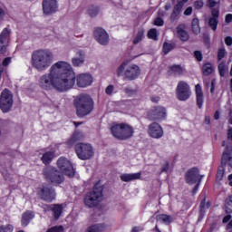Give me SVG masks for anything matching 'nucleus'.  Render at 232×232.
Instances as JSON below:
<instances>
[{
    "label": "nucleus",
    "instance_id": "obj_58",
    "mask_svg": "<svg viewBox=\"0 0 232 232\" xmlns=\"http://www.w3.org/2000/svg\"><path fill=\"white\" fill-rule=\"evenodd\" d=\"M217 177L218 179H219V180H221V179L224 177V171L222 170L218 171Z\"/></svg>",
    "mask_w": 232,
    "mask_h": 232
},
{
    "label": "nucleus",
    "instance_id": "obj_10",
    "mask_svg": "<svg viewBox=\"0 0 232 232\" xmlns=\"http://www.w3.org/2000/svg\"><path fill=\"white\" fill-rule=\"evenodd\" d=\"M44 175L46 180L53 184H61L64 180V177L61 174L57 169L53 167H47L44 169Z\"/></svg>",
    "mask_w": 232,
    "mask_h": 232
},
{
    "label": "nucleus",
    "instance_id": "obj_15",
    "mask_svg": "<svg viewBox=\"0 0 232 232\" xmlns=\"http://www.w3.org/2000/svg\"><path fill=\"white\" fill-rule=\"evenodd\" d=\"M166 108L164 107H154L152 111H150L148 114L150 121H157L160 122V121H164L166 119Z\"/></svg>",
    "mask_w": 232,
    "mask_h": 232
},
{
    "label": "nucleus",
    "instance_id": "obj_16",
    "mask_svg": "<svg viewBox=\"0 0 232 232\" xmlns=\"http://www.w3.org/2000/svg\"><path fill=\"white\" fill-rule=\"evenodd\" d=\"M42 6L45 15H52V14L57 12L59 4L57 3V0H43Z\"/></svg>",
    "mask_w": 232,
    "mask_h": 232
},
{
    "label": "nucleus",
    "instance_id": "obj_63",
    "mask_svg": "<svg viewBox=\"0 0 232 232\" xmlns=\"http://www.w3.org/2000/svg\"><path fill=\"white\" fill-rule=\"evenodd\" d=\"M114 5H121L122 3V0H111Z\"/></svg>",
    "mask_w": 232,
    "mask_h": 232
},
{
    "label": "nucleus",
    "instance_id": "obj_56",
    "mask_svg": "<svg viewBox=\"0 0 232 232\" xmlns=\"http://www.w3.org/2000/svg\"><path fill=\"white\" fill-rule=\"evenodd\" d=\"M208 5L211 8L217 6V0H208Z\"/></svg>",
    "mask_w": 232,
    "mask_h": 232
},
{
    "label": "nucleus",
    "instance_id": "obj_32",
    "mask_svg": "<svg viewBox=\"0 0 232 232\" xmlns=\"http://www.w3.org/2000/svg\"><path fill=\"white\" fill-rule=\"evenodd\" d=\"M203 75H211L213 73V65L210 63H207L202 67Z\"/></svg>",
    "mask_w": 232,
    "mask_h": 232
},
{
    "label": "nucleus",
    "instance_id": "obj_5",
    "mask_svg": "<svg viewBox=\"0 0 232 232\" xmlns=\"http://www.w3.org/2000/svg\"><path fill=\"white\" fill-rule=\"evenodd\" d=\"M111 131L113 137H115V139H119L120 140H128V139H131V137H133L134 133L133 127L126 123L112 125Z\"/></svg>",
    "mask_w": 232,
    "mask_h": 232
},
{
    "label": "nucleus",
    "instance_id": "obj_64",
    "mask_svg": "<svg viewBox=\"0 0 232 232\" xmlns=\"http://www.w3.org/2000/svg\"><path fill=\"white\" fill-rule=\"evenodd\" d=\"M198 186H200V182H198L196 187L194 188V193H197V191H198Z\"/></svg>",
    "mask_w": 232,
    "mask_h": 232
},
{
    "label": "nucleus",
    "instance_id": "obj_31",
    "mask_svg": "<svg viewBox=\"0 0 232 232\" xmlns=\"http://www.w3.org/2000/svg\"><path fill=\"white\" fill-rule=\"evenodd\" d=\"M192 32L198 35V34H200V24L198 22V18H194L192 20Z\"/></svg>",
    "mask_w": 232,
    "mask_h": 232
},
{
    "label": "nucleus",
    "instance_id": "obj_44",
    "mask_svg": "<svg viewBox=\"0 0 232 232\" xmlns=\"http://www.w3.org/2000/svg\"><path fill=\"white\" fill-rule=\"evenodd\" d=\"M72 135L74 136L76 140H82V139L84 137V133H82L81 131H76Z\"/></svg>",
    "mask_w": 232,
    "mask_h": 232
},
{
    "label": "nucleus",
    "instance_id": "obj_61",
    "mask_svg": "<svg viewBox=\"0 0 232 232\" xmlns=\"http://www.w3.org/2000/svg\"><path fill=\"white\" fill-rule=\"evenodd\" d=\"M205 123H206V124H210V123H211V118H209V116H207V117L205 118Z\"/></svg>",
    "mask_w": 232,
    "mask_h": 232
},
{
    "label": "nucleus",
    "instance_id": "obj_45",
    "mask_svg": "<svg viewBox=\"0 0 232 232\" xmlns=\"http://www.w3.org/2000/svg\"><path fill=\"white\" fill-rule=\"evenodd\" d=\"M167 171H169V162L165 161V163L161 167V173H167Z\"/></svg>",
    "mask_w": 232,
    "mask_h": 232
},
{
    "label": "nucleus",
    "instance_id": "obj_35",
    "mask_svg": "<svg viewBox=\"0 0 232 232\" xmlns=\"http://www.w3.org/2000/svg\"><path fill=\"white\" fill-rule=\"evenodd\" d=\"M143 37H144V30H140L132 41L133 44H139V43L142 41Z\"/></svg>",
    "mask_w": 232,
    "mask_h": 232
},
{
    "label": "nucleus",
    "instance_id": "obj_52",
    "mask_svg": "<svg viewBox=\"0 0 232 232\" xmlns=\"http://www.w3.org/2000/svg\"><path fill=\"white\" fill-rule=\"evenodd\" d=\"M12 63V58L7 57L3 61V66H8Z\"/></svg>",
    "mask_w": 232,
    "mask_h": 232
},
{
    "label": "nucleus",
    "instance_id": "obj_55",
    "mask_svg": "<svg viewBox=\"0 0 232 232\" xmlns=\"http://www.w3.org/2000/svg\"><path fill=\"white\" fill-rule=\"evenodd\" d=\"M225 21H226V23H231L232 22V14H227Z\"/></svg>",
    "mask_w": 232,
    "mask_h": 232
},
{
    "label": "nucleus",
    "instance_id": "obj_22",
    "mask_svg": "<svg viewBox=\"0 0 232 232\" xmlns=\"http://www.w3.org/2000/svg\"><path fill=\"white\" fill-rule=\"evenodd\" d=\"M142 173L137 172V173H124L120 176L121 180L122 182H131L132 180H139L140 179Z\"/></svg>",
    "mask_w": 232,
    "mask_h": 232
},
{
    "label": "nucleus",
    "instance_id": "obj_26",
    "mask_svg": "<svg viewBox=\"0 0 232 232\" xmlns=\"http://www.w3.org/2000/svg\"><path fill=\"white\" fill-rule=\"evenodd\" d=\"M177 34L180 41L186 42L189 39V34L184 30V25L182 24L177 27Z\"/></svg>",
    "mask_w": 232,
    "mask_h": 232
},
{
    "label": "nucleus",
    "instance_id": "obj_25",
    "mask_svg": "<svg viewBox=\"0 0 232 232\" xmlns=\"http://www.w3.org/2000/svg\"><path fill=\"white\" fill-rule=\"evenodd\" d=\"M48 211H52L55 220H58L63 214V205H52L48 207Z\"/></svg>",
    "mask_w": 232,
    "mask_h": 232
},
{
    "label": "nucleus",
    "instance_id": "obj_23",
    "mask_svg": "<svg viewBox=\"0 0 232 232\" xmlns=\"http://www.w3.org/2000/svg\"><path fill=\"white\" fill-rule=\"evenodd\" d=\"M76 57H73L72 59V66H82L84 64V61H85V56H84V52L82 51H78L76 53Z\"/></svg>",
    "mask_w": 232,
    "mask_h": 232
},
{
    "label": "nucleus",
    "instance_id": "obj_8",
    "mask_svg": "<svg viewBox=\"0 0 232 232\" xmlns=\"http://www.w3.org/2000/svg\"><path fill=\"white\" fill-rule=\"evenodd\" d=\"M12 106H14V96L10 91L5 89L0 95V110L3 113H7L12 110Z\"/></svg>",
    "mask_w": 232,
    "mask_h": 232
},
{
    "label": "nucleus",
    "instance_id": "obj_43",
    "mask_svg": "<svg viewBox=\"0 0 232 232\" xmlns=\"http://www.w3.org/2000/svg\"><path fill=\"white\" fill-rule=\"evenodd\" d=\"M63 226H59V227H53L49 230H47L46 232H63Z\"/></svg>",
    "mask_w": 232,
    "mask_h": 232
},
{
    "label": "nucleus",
    "instance_id": "obj_9",
    "mask_svg": "<svg viewBox=\"0 0 232 232\" xmlns=\"http://www.w3.org/2000/svg\"><path fill=\"white\" fill-rule=\"evenodd\" d=\"M44 175L46 180L53 184H61L64 180V177L61 174L57 169L53 167H47L44 169Z\"/></svg>",
    "mask_w": 232,
    "mask_h": 232
},
{
    "label": "nucleus",
    "instance_id": "obj_59",
    "mask_svg": "<svg viewBox=\"0 0 232 232\" xmlns=\"http://www.w3.org/2000/svg\"><path fill=\"white\" fill-rule=\"evenodd\" d=\"M142 231V227H134L131 230V232H140Z\"/></svg>",
    "mask_w": 232,
    "mask_h": 232
},
{
    "label": "nucleus",
    "instance_id": "obj_7",
    "mask_svg": "<svg viewBox=\"0 0 232 232\" xmlns=\"http://www.w3.org/2000/svg\"><path fill=\"white\" fill-rule=\"evenodd\" d=\"M75 152L81 160H90L95 151L93 150V146L90 143H78L75 145Z\"/></svg>",
    "mask_w": 232,
    "mask_h": 232
},
{
    "label": "nucleus",
    "instance_id": "obj_6",
    "mask_svg": "<svg viewBox=\"0 0 232 232\" xmlns=\"http://www.w3.org/2000/svg\"><path fill=\"white\" fill-rule=\"evenodd\" d=\"M102 200V188H94L92 192L85 195L83 202L86 208H95Z\"/></svg>",
    "mask_w": 232,
    "mask_h": 232
},
{
    "label": "nucleus",
    "instance_id": "obj_37",
    "mask_svg": "<svg viewBox=\"0 0 232 232\" xmlns=\"http://www.w3.org/2000/svg\"><path fill=\"white\" fill-rule=\"evenodd\" d=\"M0 232H14V225L6 224L0 226Z\"/></svg>",
    "mask_w": 232,
    "mask_h": 232
},
{
    "label": "nucleus",
    "instance_id": "obj_50",
    "mask_svg": "<svg viewBox=\"0 0 232 232\" xmlns=\"http://www.w3.org/2000/svg\"><path fill=\"white\" fill-rule=\"evenodd\" d=\"M225 44H227V46H232V37L227 36L225 38Z\"/></svg>",
    "mask_w": 232,
    "mask_h": 232
},
{
    "label": "nucleus",
    "instance_id": "obj_1",
    "mask_svg": "<svg viewBox=\"0 0 232 232\" xmlns=\"http://www.w3.org/2000/svg\"><path fill=\"white\" fill-rule=\"evenodd\" d=\"M75 80L79 88H87V86H92V82H93L92 74L81 73L76 77L70 63L59 61L50 67L47 73L40 76L38 86L45 92H50V90L68 92L75 86Z\"/></svg>",
    "mask_w": 232,
    "mask_h": 232
},
{
    "label": "nucleus",
    "instance_id": "obj_51",
    "mask_svg": "<svg viewBox=\"0 0 232 232\" xmlns=\"http://www.w3.org/2000/svg\"><path fill=\"white\" fill-rule=\"evenodd\" d=\"M227 140L232 144V128H229L227 130Z\"/></svg>",
    "mask_w": 232,
    "mask_h": 232
},
{
    "label": "nucleus",
    "instance_id": "obj_42",
    "mask_svg": "<svg viewBox=\"0 0 232 232\" xmlns=\"http://www.w3.org/2000/svg\"><path fill=\"white\" fill-rule=\"evenodd\" d=\"M154 24L156 26H164V20L160 17H158L154 20Z\"/></svg>",
    "mask_w": 232,
    "mask_h": 232
},
{
    "label": "nucleus",
    "instance_id": "obj_19",
    "mask_svg": "<svg viewBox=\"0 0 232 232\" xmlns=\"http://www.w3.org/2000/svg\"><path fill=\"white\" fill-rule=\"evenodd\" d=\"M39 197L46 202H52L55 199V191L48 187H43L38 192Z\"/></svg>",
    "mask_w": 232,
    "mask_h": 232
},
{
    "label": "nucleus",
    "instance_id": "obj_49",
    "mask_svg": "<svg viewBox=\"0 0 232 232\" xmlns=\"http://www.w3.org/2000/svg\"><path fill=\"white\" fill-rule=\"evenodd\" d=\"M194 56L196 57L197 61H202L203 57H202V53H200V51H195L194 52Z\"/></svg>",
    "mask_w": 232,
    "mask_h": 232
},
{
    "label": "nucleus",
    "instance_id": "obj_27",
    "mask_svg": "<svg viewBox=\"0 0 232 232\" xmlns=\"http://www.w3.org/2000/svg\"><path fill=\"white\" fill-rule=\"evenodd\" d=\"M34 215L32 211H26L22 215V226L26 227L30 224V221L34 218Z\"/></svg>",
    "mask_w": 232,
    "mask_h": 232
},
{
    "label": "nucleus",
    "instance_id": "obj_21",
    "mask_svg": "<svg viewBox=\"0 0 232 232\" xmlns=\"http://www.w3.org/2000/svg\"><path fill=\"white\" fill-rule=\"evenodd\" d=\"M212 17L208 21V24L212 30H217V26L218 25V15H220V11L217 8L212 9L211 11Z\"/></svg>",
    "mask_w": 232,
    "mask_h": 232
},
{
    "label": "nucleus",
    "instance_id": "obj_60",
    "mask_svg": "<svg viewBox=\"0 0 232 232\" xmlns=\"http://www.w3.org/2000/svg\"><path fill=\"white\" fill-rule=\"evenodd\" d=\"M232 229V219L228 222V224L227 225V230L229 231Z\"/></svg>",
    "mask_w": 232,
    "mask_h": 232
},
{
    "label": "nucleus",
    "instance_id": "obj_33",
    "mask_svg": "<svg viewBox=\"0 0 232 232\" xmlns=\"http://www.w3.org/2000/svg\"><path fill=\"white\" fill-rule=\"evenodd\" d=\"M218 72H219V75L221 77H224V75H226V73H227L229 68L227 67V65H226V63L224 62H221L219 64H218Z\"/></svg>",
    "mask_w": 232,
    "mask_h": 232
},
{
    "label": "nucleus",
    "instance_id": "obj_24",
    "mask_svg": "<svg viewBox=\"0 0 232 232\" xmlns=\"http://www.w3.org/2000/svg\"><path fill=\"white\" fill-rule=\"evenodd\" d=\"M196 97L198 108H202L204 104V93L202 92V87L200 84L196 85Z\"/></svg>",
    "mask_w": 232,
    "mask_h": 232
},
{
    "label": "nucleus",
    "instance_id": "obj_2",
    "mask_svg": "<svg viewBox=\"0 0 232 232\" xmlns=\"http://www.w3.org/2000/svg\"><path fill=\"white\" fill-rule=\"evenodd\" d=\"M53 53L50 50H36L32 54V64L38 72H44L52 66Z\"/></svg>",
    "mask_w": 232,
    "mask_h": 232
},
{
    "label": "nucleus",
    "instance_id": "obj_38",
    "mask_svg": "<svg viewBox=\"0 0 232 232\" xmlns=\"http://www.w3.org/2000/svg\"><path fill=\"white\" fill-rule=\"evenodd\" d=\"M227 55V52L226 51V48H220L218 51V60L222 61L224 57Z\"/></svg>",
    "mask_w": 232,
    "mask_h": 232
},
{
    "label": "nucleus",
    "instance_id": "obj_17",
    "mask_svg": "<svg viewBox=\"0 0 232 232\" xmlns=\"http://www.w3.org/2000/svg\"><path fill=\"white\" fill-rule=\"evenodd\" d=\"M186 182L187 184H197L198 182H200L202 180V176H200V172L198 171V169L194 168L188 170L186 173Z\"/></svg>",
    "mask_w": 232,
    "mask_h": 232
},
{
    "label": "nucleus",
    "instance_id": "obj_18",
    "mask_svg": "<svg viewBox=\"0 0 232 232\" xmlns=\"http://www.w3.org/2000/svg\"><path fill=\"white\" fill-rule=\"evenodd\" d=\"M10 41V30L5 28L0 34V53H6L8 48V42Z\"/></svg>",
    "mask_w": 232,
    "mask_h": 232
},
{
    "label": "nucleus",
    "instance_id": "obj_39",
    "mask_svg": "<svg viewBox=\"0 0 232 232\" xmlns=\"http://www.w3.org/2000/svg\"><path fill=\"white\" fill-rule=\"evenodd\" d=\"M149 39H153V41H157V29H150L148 33Z\"/></svg>",
    "mask_w": 232,
    "mask_h": 232
},
{
    "label": "nucleus",
    "instance_id": "obj_14",
    "mask_svg": "<svg viewBox=\"0 0 232 232\" xmlns=\"http://www.w3.org/2000/svg\"><path fill=\"white\" fill-rule=\"evenodd\" d=\"M148 134L151 139H162L164 137V129L157 122H152L148 126Z\"/></svg>",
    "mask_w": 232,
    "mask_h": 232
},
{
    "label": "nucleus",
    "instance_id": "obj_20",
    "mask_svg": "<svg viewBox=\"0 0 232 232\" xmlns=\"http://www.w3.org/2000/svg\"><path fill=\"white\" fill-rule=\"evenodd\" d=\"M188 0H178L177 4L173 8V12L170 15V21H176L177 17L180 15L182 9L184 8V5L188 3Z\"/></svg>",
    "mask_w": 232,
    "mask_h": 232
},
{
    "label": "nucleus",
    "instance_id": "obj_4",
    "mask_svg": "<svg viewBox=\"0 0 232 232\" xmlns=\"http://www.w3.org/2000/svg\"><path fill=\"white\" fill-rule=\"evenodd\" d=\"M116 73L118 77L123 75L127 81H135L140 75V67L135 63L128 64L124 62L118 67Z\"/></svg>",
    "mask_w": 232,
    "mask_h": 232
},
{
    "label": "nucleus",
    "instance_id": "obj_13",
    "mask_svg": "<svg viewBox=\"0 0 232 232\" xmlns=\"http://www.w3.org/2000/svg\"><path fill=\"white\" fill-rule=\"evenodd\" d=\"M93 37L102 46H108L110 44V34L102 27H96L93 31Z\"/></svg>",
    "mask_w": 232,
    "mask_h": 232
},
{
    "label": "nucleus",
    "instance_id": "obj_36",
    "mask_svg": "<svg viewBox=\"0 0 232 232\" xmlns=\"http://www.w3.org/2000/svg\"><path fill=\"white\" fill-rule=\"evenodd\" d=\"M175 48V45L173 44L164 43L163 44V53L166 54L169 53L171 50Z\"/></svg>",
    "mask_w": 232,
    "mask_h": 232
},
{
    "label": "nucleus",
    "instance_id": "obj_53",
    "mask_svg": "<svg viewBox=\"0 0 232 232\" xmlns=\"http://www.w3.org/2000/svg\"><path fill=\"white\" fill-rule=\"evenodd\" d=\"M191 14H193V7H188L184 11V15H191Z\"/></svg>",
    "mask_w": 232,
    "mask_h": 232
},
{
    "label": "nucleus",
    "instance_id": "obj_12",
    "mask_svg": "<svg viewBox=\"0 0 232 232\" xmlns=\"http://www.w3.org/2000/svg\"><path fill=\"white\" fill-rule=\"evenodd\" d=\"M57 166L61 171L66 175L67 177H75V169H73V165L68 159L60 158L57 160Z\"/></svg>",
    "mask_w": 232,
    "mask_h": 232
},
{
    "label": "nucleus",
    "instance_id": "obj_29",
    "mask_svg": "<svg viewBox=\"0 0 232 232\" xmlns=\"http://www.w3.org/2000/svg\"><path fill=\"white\" fill-rule=\"evenodd\" d=\"M53 157H55L53 151H47L42 156V161L44 164H50L53 160Z\"/></svg>",
    "mask_w": 232,
    "mask_h": 232
},
{
    "label": "nucleus",
    "instance_id": "obj_3",
    "mask_svg": "<svg viewBox=\"0 0 232 232\" xmlns=\"http://www.w3.org/2000/svg\"><path fill=\"white\" fill-rule=\"evenodd\" d=\"M76 109V115L80 118L86 117L93 111L95 103L88 94H80L73 101Z\"/></svg>",
    "mask_w": 232,
    "mask_h": 232
},
{
    "label": "nucleus",
    "instance_id": "obj_48",
    "mask_svg": "<svg viewBox=\"0 0 232 232\" xmlns=\"http://www.w3.org/2000/svg\"><path fill=\"white\" fill-rule=\"evenodd\" d=\"M194 6L197 8V10H200V8L204 6V2L202 0H198L194 3Z\"/></svg>",
    "mask_w": 232,
    "mask_h": 232
},
{
    "label": "nucleus",
    "instance_id": "obj_40",
    "mask_svg": "<svg viewBox=\"0 0 232 232\" xmlns=\"http://www.w3.org/2000/svg\"><path fill=\"white\" fill-rule=\"evenodd\" d=\"M226 208L228 209V211H232V196H230L226 200Z\"/></svg>",
    "mask_w": 232,
    "mask_h": 232
},
{
    "label": "nucleus",
    "instance_id": "obj_11",
    "mask_svg": "<svg viewBox=\"0 0 232 232\" xmlns=\"http://www.w3.org/2000/svg\"><path fill=\"white\" fill-rule=\"evenodd\" d=\"M176 95L179 101H188L191 97V89L188 82L184 81L179 82L176 88Z\"/></svg>",
    "mask_w": 232,
    "mask_h": 232
},
{
    "label": "nucleus",
    "instance_id": "obj_30",
    "mask_svg": "<svg viewBox=\"0 0 232 232\" xmlns=\"http://www.w3.org/2000/svg\"><path fill=\"white\" fill-rule=\"evenodd\" d=\"M98 14H99V6L91 5L88 7L87 14H89L90 17H97Z\"/></svg>",
    "mask_w": 232,
    "mask_h": 232
},
{
    "label": "nucleus",
    "instance_id": "obj_54",
    "mask_svg": "<svg viewBox=\"0 0 232 232\" xmlns=\"http://www.w3.org/2000/svg\"><path fill=\"white\" fill-rule=\"evenodd\" d=\"M231 220V215H227L223 218V224H227Z\"/></svg>",
    "mask_w": 232,
    "mask_h": 232
},
{
    "label": "nucleus",
    "instance_id": "obj_47",
    "mask_svg": "<svg viewBox=\"0 0 232 232\" xmlns=\"http://www.w3.org/2000/svg\"><path fill=\"white\" fill-rule=\"evenodd\" d=\"M75 142H77V140H76L75 136L72 135V138L68 140L67 145L69 146V148H72V146H73V144Z\"/></svg>",
    "mask_w": 232,
    "mask_h": 232
},
{
    "label": "nucleus",
    "instance_id": "obj_41",
    "mask_svg": "<svg viewBox=\"0 0 232 232\" xmlns=\"http://www.w3.org/2000/svg\"><path fill=\"white\" fill-rule=\"evenodd\" d=\"M113 90H115V87L113 85H109L105 89V93L107 95H113Z\"/></svg>",
    "mask_w": 232,
    "mask_h": 232
},
{
    "label": "nucleus",
    "instance_id": "obj_57",
    "mask_svg": "<svg viewBox=\"0 0 232 232\" xmlns=\"http://www.w3.org/2000/svg\"><path fill=\"white\" fill-rule=\"evenodd\" d=\"M6 15V13H5V10L0 7V21Z\"/></svg>",
    "mask_w": 232,
    "mask_h": 232
},
{
    "label": "nucleus",
    "instance_id": "obj_62",
    "mask_svg": "<svg viewBox=\"0 0 232 232\" xmlns=\"http://www.w3.org/2000/svg\"><path fill=\"white\" fill-rule=\"evenodd\" d=\"M214 119L216 121H218V119H220V114L218 113V111H216L215 114H214Z\"/></svg>",
    "mask_w": 232,
    "mask_h": 232
},
{
    "label": "nucleus",
    "instance_id": "obj_46",
    "mask_svg": "<svg viewBox=\"0 0 232 232\" xmlns=\"http://www.w3.org/2000/svg\"><path fill=\"white\" fill-rule=\"evenodd\" d=\"M223 159H228V166L232 168V158H229V154L227 153V150L223 153Z\"/></svg>",
    "mask_w": 232,
    "mask_h": 232
},
{
    "label": "nucleus",
    "instance_id": "obj_34",
    "mask_svg": "<svg viewBox=\"0 0 232 232\" xmlns=\"http://www.w3.org/2000/svg\"><path fill=\"white\" fill-rule=\"evenodd\" d=\"M158 222H164V224H169L171 222V217L166 214H160L157 216Z\"/></svg>",
    "mask_w": 232,
    "mask_h": 232
},
{
    "label": "nucleus",
    "instance_id": "obj_28",
    "mask_svg": "<svg viewBox=\"0 0 232 232\" xmlns=\"http://www.w3.org/2000/svg\"><path fill=\"white\" fill-rule=\"evenodd\" d=\"M169 72L172 75H182V73H184V72H185V69H184V67L176 64V65L170 66Z\"/></svg>",
    "mask_w": 232,
    "mask_h": 232
}]
</instances>
